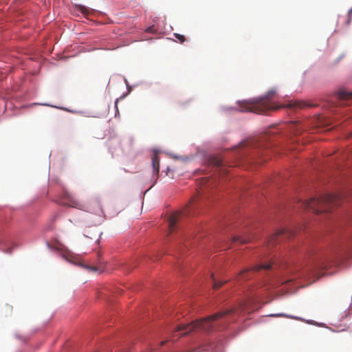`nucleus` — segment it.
Instances as JSON below:
<instances>
[{"label": "nucleus", "instance_id": "26", "mask_svg": "<svg viewBox=\"0 0 352 352\" xmlns=\"http://www.w3.org/2000/svg\"><path fill=\"white\" fill-rule=\"evenodd\" d=\"M261 264H268V265H270V264H275L274 262H265V263H262Z\"/></svg>", "mask_w": 352, "mask_h": 352}, {"label": "nucleus", "instance_id": "11", "mask_svg": "<svg viewBox=\"0 0 352 352\" xmlns=\"http://www.w3.org/2000/svg\"><path fill=\"white\" fill-rule=\"evenodd\" d=\"M291 106L298 107L299 109H304L305 107H314L315 104L306 101H296L292 104H291Z\"/></svg>", "mask_w": 352, "mask_h": 352}, {"label": "nucleus", "instance_id": "5", "mask_svg": "<svg viewBox=\"0 0 352 352\" xmlns=\"http://www.w3.org/2000/svg\"><path fill=\"white\" fill-rule=\"evenodd\" d=\"M193 204L188 206L182 212H175L172 213L168 218V230L169 233L173 232L177 228V226L181 223V221L183 217L190 215L191 213Z\"/></svg>", "mask_w": 352, "mask_h": 352}, {"label": "nucleus", "instance_id": "24", "mask_svg": "<svg viewBox=\"0 0 352 352\" xmlns=\"http://www.w3.org/2000/svg\"><path fill=\"white\" fill-rule=\"evenodd\" d=\"M265 269L266 270H270L271 269V267L272 265H263Z\"/></svg>", "mask_w": 352, "mask_h": 352}, {"label": "nucleus", "instance_id": "25", "mask_svg": "<svg viewBox=\"0 0 352 352\" xmlns=\"http://www.w3.org/2000/svg\"><path fill=\"white\" fill-rule=\"evenodd\" d=\"M245 306L246 305L245 303L241 305V307L240 308L241 309V311L245 310Z\"/></svg>", "mask_w": 352, "mask_h": 352}, {"label": "nucleus", "instance_id": "22", "mask_svg": "<svg viewBox=\"0 0 352 352\" xmlns=\"http://www.w3.org/2000/svg\"><path fill=\"white\" fill-rule=\"evenodd\" d=\"M348 14H349V19L348 22L349 23L350 20L351 19V16H352V8L349 11Z\"/></svg>", "mask_w": 352, "mask_h": 352}, {"label": "nucleus", "instance_id": "8", "mask_svg": "<svg viewBox=\"0 0 352 352\" xmlns=\"http://www.w3.org/2000/svg\"><path fill=\"white\" fill-rule=\"evenodd\" d=\"M83 270L94 274H100L106 272L104 265H79Z\"/></svg>", "mask_w": 352, "mask_h": 352}, {"label": "nucleus", "instance_id": "1", "mask_svg": "<svg viewBox=\"0 0 352 352\" xmlns=\"http://www.w3.org/2000/svg\"><path fill=\"white\" fill-rule=\"evenodd\" d=\"M237 309H228L226 311H219L215 314L200 320H195L190 323L179 324L177 327V331H184L181 336H184L191 331L204 330L206 331L215 329L219 323L227 320V316L237 312Z\"/></svg>", "mask_w": 352, "mask_h": 352}, {"label": "nucleus", "instance_id": "3", "mask_svg": "<svg viewBox=\"0 0 352 352\" xmlns=\"http://www.w3.org/2000/svg\"><path fill=\"white\" fill-rule=\"evenodd\" d=\"M276 91L270 90L267 93L261 97L252 98L248 100L239 101L240 111L242 112H253L258 114L266 113L272 109L270 100L275 96Z\"/></svg>", "mask_w": 352, "mask_h": 352}, {"label": "nucleus", "instance_id": "7", "mask_svg": "<svg viewBox=\"0 0 352 352\" xmlns=\"http://www.w3.org/2000/svg\"><path fill=\"white\" fill-rule=\"evenodd\" d=\"M294 234V232L289 229H280L272 235L268 241V246L274 245L275 243L280 242L285 237H289Z\"/></svg>", "mask_w": 352, "mask_h": 352}, {"label": "nucleus", "instance_id": "19", "mask_svg": "<svg viewBox=\"0 0 352 352\" xmlns=\"http://www.w3.org/2000/svg\"><path fill=\"white\" fill-rule=\"evenodd\" d=\"M214 164L217 166H223V162L220 159H216L214 161Z\"/></svg>", "mask_w": 352, "mask_h": 352}, {"label": "nucleus", "instance_id": "15", "mask_svg": "<svg viewBox=\"0 0 352 352\" xmlns=\"http://www.w3.org/2000/svg\"><path fill=\"white\" fill-rule=\"evenodd\" d=\"M78 10H80L85 16L88 15L90 13L89 9L83 6H79Z\"/></svg>", "mask_w": 352, "mask_h": 352}, {"label": "nucleus", "instance_id": "2", "mask_svg": "<svg viewBox=\"0 0 352 352\" xmlns=\"http://www.w3.org/2000/svg\"><path fill=\"white\" fill-rule=\"evenodd\" d=\"M345 194L327 193L320 196L318 198H311L309 200L300 201V206L305 210H312L316 214L324 212H329L333 206H336L342 199H344Z\"/></svg>", "mask_w": 352, "mask_h": 352}, {"label": "nucleus", "instance_id": "30", "mask_svg": "<svg viewBox=\"0 0 352 352\" xmlns=\"http://www.w3.org/2000/svg\"><path fill=\"white\" fill-rule=\"evenodd\" d=\"M228 245H226V246L224 249H228Z\"/></svg>", "mask_w": 352, "mask_h": 352}, {"label": "nucleus", "instance_id": "20", "mask_svg": "<svg viewBox=\"0 0 352 352\" xmlns=\"http://www.w3.org/2000/svg\"><path fill=\"white\" fill-rule=\"evenodd\" d=\"M272 316H274V317H286V318H292L291 316H289L286 314H275L274 315H272Z\"/></svg>", "mask_w": 352, "mask_h": 352}, {"label": "nucleus", "instance_id": "13", "mask_svg": "<svg viewBox=\"0 0 352 352\" xmlns=\"http://www.w3.org/2000/svg\"><path fill=\"white\" fill-rule=\"evenodd\" d=\"M250 241V237L233 236L231 243L239 242L241 244L248 243Z\"/></svg>", "mask_w": 352, "mask_h": 352}, {"label": "nucleus", "instance_id": "9", "mask_svg": "<svg viewBox=\"0 0 352 352\" xmlns=\"http://www.w3.org/2000/svg\"><path fill=\"white\" fill-rule=\"evenodd\" d=\"M60 204L74 208L80 207V203L74 199L68 192L64 193L63 199L60 201Z\"/></svg>", "mask_w": 352, "mask_h": 352}, {"label": "nucleus", "instance_id": "28", "mask_svg": "<svg viewBox=\"0 0 352 352\" xmlns=\"http://www.w3.org/2000/svg\"><path fill=\"white\" fill-rule=\"evenodd\" d=\"M250 302L252 300L253 296H248Z\"/></svg>", "mask_w": 352, "mask_h": 352}, {"label": "nucleus", "instance_id": "6", "mask_svg": "<svg viewBox=\"0 0 352 352\" xmlns=\"http://www.w3.org/2000/svg\"><path fill=\"white\" fill-rule=\"evenodd\" d=\"M331 254V256L340 261H344L347 258L352 256V246L349 244L336 245Z\"/></svg>", "mask_w": 352, "mask_h": 352}, {"label": "nucleus", "instance_id": "17", "mask_svg": "<svg viewBox=\"0 0 352 352\" xmlns=\"http://www.w3.org/2000/svg\"><path fill=\"white\" fill-rule=\"evenodd\" d=\"M96 205L98 206V209L97 210H96V211H95V212H96L97 214H98V215H101V214L103 213V212H102V208H101V207H100V204H99V203H98V202H96Z\"/></svg>", "mask_w": 352, "mask_h": 352}, {"label": "nucleus", "instance_id": "29", "mask_svg": "<svg viewBox=\"0 0 352 352\" xmlns=\"http://www.w3.org/2000/svg\"><path fill=\"white\" fill-rule=\"evenodd\" d=\"M187 245H188L187 242H186V243H184V246L185 248H186V247H187Z\"/></svg>", "mask_w": 352, "mask_h": 352}, {"label": "nucleus", "instance_id": "16", "mask_svg": "<svg viewBox=\"0 0 352 352\" xmlns=\"http://www.w3.org/2000/svg\"><path fill=\"white\" fill-rule=\"evenodd\" d=\"M174 36L178 39V41L181 43H183L186 41V38L184 35H182V34H177V33H175L174 34Z\"/></svg>", "mask_w": 352, "mask_h": 352}, {"label": "nucleus", "instance_id": "23", "mask_svg": "<svg viewBox=\"0 0 352 352\" xmlns=\"http://www.w3.org/2000/svg\"><path fill=\"white\" fill-rule=\"evenodd\" d=\"M247 273H248V271H243V272H241V276H243V278H247V277L245 276V274H246Z\"/></svg>", "mask_w": 352, "mask_h": 352}, {"label": "nucleus", "instance_id": "4", "mask_svg": "<svg viewBox=\"0 0 352 352\" xmlns=\"http://www.w3.org/2000/svg\"><path fill=\"white\" fill-rule=\"evenodd\" d=\"M47 245L49 248L55 250L58 256L62 257L65 261L75 265L83 264L84 261L82 259V255L74 253L64 245L57 244L52 245L49 243H47Z\"/></svg>", "mask_w": 352, "mask_h": 352}, {"label": "nucleus", "instance_id": "27", "mask_svg": "<svg viewBox=\"0 0 352 352\" xmlns=\"http://www.w3.org/2000/svg\"><path fill=\"white\" fill-rule=\"evenodd\" d=\"M153 27H149L148 29H147V31L149 32H151L153 31Z\"/></svg>", "mask_w": 352, "mask_h": 352}, {"label": "nucleus", "instance_id": "10", "mask_svg": "<svg viewBox=\"0 0 352 352\" xmlns=\"http://www.w3.org/2000/svg\"><path fill=\"white\" fill-rule=\"evenodd\" d=\"M337 96L341 100L346 101L347 102H352V91H348L345 89H340L338 91Z\"/></svg>", "mask_w": 352, "mask_h": 352}, {"label": "nucleus", "instance_id": "21", "mask_svg": "<svg viewBox=\"0 0 352 352\" xmlns=\"http://www.w3.org/2000/svg\"><path fill=\"white\" fill-rule=\"evenodd\" d=\"M251 144H252V142H249V141L243 142L241 143V146L245 147L248 145H250Z\"/></svg>", "mask_w": 352, "mask_h": 352}, {"label": "nucleus", "instance_id": "12", "mask_svg": "<svg viewBox=\"0 0 352 352\" xmlns=\"http://www.w3.org/2000/svg\"><path fill=\"white\" fill-rule=\"evenodd\" d=\"M152 166L153 172L158 175L160 170V159L157 154H155L152 158Z\"/></svg>", "mask_w": 352, "mask_h": 352}, {"label": "nucleus", "instance_id": "18", "mask_svg": "<svg viewBox=\"0 0 352 352\" xmlns=\"http://www.w3.org/2000/svg\"><path fill=\"white\" fill-rule=\"evenodd\" d=\"M223 284V283L214 282V285H213V287L214 289H217L220 288Z\"/></svg>", "mask_w": 352, "mask_h": 352}, {"label": "nucleus", "instance_id": "14", "mask_svg": "<svg viewBox=\"0 0 352 352\" xmlns=\"http://www.w3.org/2000/svg\"><path fill=\"white\" fill-rule=\"evenodd\" d=\"M56 219V217L54 216L50 221V222L49 223V224H47L46 226H45V230L47 231H50V230H52L54 229V222L55 221Z\"/></svg>", "mask_w": 352, "mask_h": 352}]
</instances>
